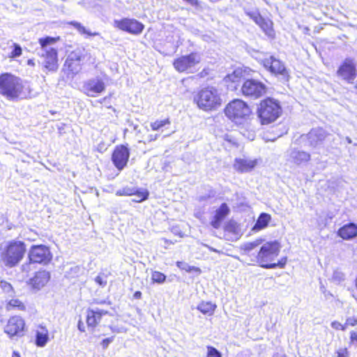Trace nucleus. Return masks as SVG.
<instances>
[{
    "label": "nucleus",
    "mask_w": 357,
    "mask_h": 357,
    "mask_svg": "<svg viewBox=\"0 0 357 357\" xmlns=\"http://www.w3.org/2000/svg\"><path fill=\"white\" fill-rule=\"evenodd\" d=\"M28 64H29V65H32V66H33V65H34V63H33L31 60H29V61H28Z\"/></svg>",
    "instance_id": "obj_59"
},
{
    "label": "nucleus",
    "mask_w": 357,
    "mask_h": 357,
    "mask_svg": "<svg viewBox=\"0 0 357 357\" xmlns=\"http://www.w3.org/2000/svg\"><path fill=\"white\" fill-rule=\"evenodd\" d=\"M314 135L317 138V141L322 142L324 140L326 135L323 133H314Z\"/></svg>",
    "instance_id": "obj_50"
},
{
    "label": "nucleus",
    "mask_w": 357,
    "mask_h": 357,
    "mask_svg": "<svg viewBox=\"0 0 357 357\" xmlns=\"http://www.w3.org/2000/svg\"><path fill=\"white\" fill-rule=\"evenodd\" d=\"M224 112L229 119L238 123L245 116V102L239 99H234L225 106Z\"/></svg>",
    "instance_id": "obj_13"
},
{
    "label": "nucleus",
    "mask_w": 357,
    "mask_h": 357,
    "mask_svg": "<svg viewBox=\"0 0 357 357\" xmlns=\"http://www.w3.org/2000/svg\"><path fill=\"white\" fill-rule=\"evenodd\" d=\"M337 236L343 240H350L357 236V225L349 222L342 226L337 230Z\"/></svg>",
    "instance_id": "obj_24"
},
{
    "label": "nucleus",
    "mask_w": 357,
    "mask_h": 357,
    "mask_svg": "<svg viewBox=\"0 0 357 357\" xmlns=\"http://www.w3.org/2000/svg\"><path fill=\"white\" fill-rule=\"evenodd\" d=\"M93 304H96V305H104V306H110L111 305V303L109 301H107L105 300H102V301H98V300H94L92 303Z\"/></svg>",
    "instance_id": "obj_47"
},
{
    "label": "nucleus",
    "mask_w": 357,
    "mask_h": 357,
    "mask_svg": "<svg viewBox=\"0 0 357 357\" xmlns=\"http://www.w3.org/2000/svg\"><path fill=\"white\" fill-rule=\"evenodd\" d=\"M242 236L240 225L234 220H229L223 226V238L226 241H235Z\"/></svg>",
    "instance_id": "obj_17"
},
{
    "label": "nucleus",
    "mask_w": 357,
    "mask_h": 357,
    "mask_svg": "<svg viewBox=\"0 0 357 357\" xmlns=\"http://www.w3.org/2000/svg\"><path fill=\"white\" fill-rule=\"evenodd\" d=\"M149 192L147 190H141L139 189H135V196H137V199H135L137 202H143L148 199Z\"/></svg>",
    "instance_id": "obj_35"
},
{
    "label": "nucleus",
    "mask_w": 357,
    "mask_h": 357,
    "mask_svg": "<svg viewBox=\"0 0 357 357\" xmlns=\"http://www.w3.org/2000/svg\"><path fill=\"white\" fill-rule=\"evenodd\" d=\"M67 24L69 26H71L76 29L77 31L82 35H85L86 36L91 37V36H96L98 35V33H93L89 30H86V29L80 23L76 21H70L68 22Z\"/></svg>",
    "instance_id": "obj_31"
},
{
    "label": "nucleus",
    "mask_w": 357,
    "mask_h": 357,
    "mask_svg": "<svg viewBox=\"0 0 357 357\" xmlns=\"http://www.w3.org/2000/svg\"><path fill=\"white\" fill-rule=\"evenodd\" d=\"M129 158L128 148L125 145L120 144L114 147L111 159L115 167L121 171L127 165Z\"/></svg>",
    "instance_id": "obj_15"
},
{
    "label": "nucleus",
    "mask_w": 357,
    "mask_h": 357,
    "mask_svg": "<svg viewBox=\"0 0 357 357\" xmlns=\"http://www.w3.org/2000/svg\"><path fill=\"white\" fill-rule=\"evenodd\" d=\"M49 341V331L47 328L39 325L36 330L35 344L37 347H43Z\"/></svg>",
    "instance_id": "obj_26"
},
{
    "label": "nucleus",
    "mask_w": 357,
    "mask_h": 357,
    "mask_svg": "<svg viewBox=\"0 0 357 357\" xmlns=\"http://www.w3.org/2000/svg\"><path fill=\"white\" fill-rule=\"evenodd\" d=\"M31 89L26 82L9 73L0 75V94L10 100H17L30 96Z\"/></svg>",
    "instance_id": "obj_2"
},
{
    "label": "nucleus",
    "mask_w": 357,
    "mask_h": 357,
    "mask_svg": "<svg viewBox=\"0 0 357 357\" xmlns=\"http://www.w3.org/2000/svg\"><path fill=\"white\" fill-rule=\"evenodd\" d=\"M26 251L22 241L12 240L0 247V262L8 268L16 266L24 258Z\"/></svg>",
    "instance_id": "obj_5"
},
{
    "label": "nucleus",
    "mask_w": 357,
    "mask_h": 357,
    "mask_svg": "<svg viewBox=\"0 0 357 357\" xmlns=\"http://www.w3.org/2000/svg\"><path fill=\"white\" fill-rule=\"evenodd\" d=\"M171 125L169 117L163 119H157L151 122L150 127L153 131H163L165 128H167Z\"/></svg>",
    "instance_id": "obj_30"
},
{
    "label": "nucleus",
    "mask_w": 357,
    "mask_h": 357,
    "mask_svg": "<svg viewBox=\"0 0 357 357\" xmlns=\"http://www.w3.org/2000/svg\"><path fill=\"white\" fill-rule=\"evenodd\" d=\"M281 243L278 240L270 241L264 243L257 254L250 259L249 264H257L264 268H284L287 263V257H283L278 261L276 258L281 250Z\"/></svg>",
    "instance_id": "obj_1"
},
{
    "label": "nucleus",
    "mask_w": 357,
    "mask_h": 357,
    "mask_svg": "<svg viewBox=\"0 0 357 357\" xmlns=\"http://www.w3.org/2000/svg\"><path fill=\"white\" fill-rule=\"evenodd\" d=\"M193 102L200 110L205 112L216 111L223 105L220 93L212 86L199 89L194 95Z\"/></svg>",
    "instance_id": "obj_4"
},
{
    "label": "nucleus",
    "mask_w": 357,
    "mask_h": 357,
    "mask_svg": "<svg viewBox=\"0 0 357 357\" xmlns=\"http://www.w3.org/2000/svg\"><path fill=\"white\" fill-rule=\"evenodd\" d=\"M176 264L181 270H184L185 266H186L183 261H176Z\"/></svg>",
    "instance_id": "obj_53"
},
{
    "label": "nucleus",
    "mask_w": 357,
    "mask_h": 357,
    "mask_svg": "<svg viewBox=\"0 0 357 357\" xmlns=\"http://www.w3.org/2000/svg\"><path fill=\"white\" fill-rule=\"evenodd\" d=\"M292 162L296 165H301L308 162L311 160V155L304 151L294 150L291 153Z\"/></svg>",
    "instance_id": "obj_28"
},
{
    "label": "nucleus",
    "mask_w": 357,
    "mask_h": 357,
    "mask_svg": "<svg viewBox=\"0 0 357 357\" xmlns=\"http://www.w3.org/2000/svg\"><path fill=\"white\" fill-rule=\"evenodd\" d=\"M184 271L187 273H195L198 275L202 273V270L200 268L194 266H185Z\"/></svg>",
    "instance_id": "obj_44"
},
{
    "label": "nucleus",
    "mask_w": 357,
    "mask_h": 357,
    "mask_svg": "<svg viewBox=\"0 0 357 357\" xmlns=\"http://www.w3.org/2000/svg\"><path fill=\"white\" fill-rule=\"evenodd\" d=\"M84 93L89 97H96L105 90V82L100 79H89L84 83Z\"/></svg>",
    "instance_id": "obj_18"
},
{
    "label": "nucleus",
    "mask_w": 357,
    "mask_h": 357,
    "mask_svg": "<svg viewBox=\"0 0 357 357\" xmlns=\"http://www.w3.org/2000/svg\"><path fill=\"white\" fill-rule=\"evenodd\" d=\"M26 323L23 317L20 315L10 316L4 327V333L10 338L14 337H21L26 331Z\"/></svg>",
    "instance_id": "obj_12"
},
{
    "label": "nucleus",
    "mask_w": 357,
    "mask_h": 357,
    "mask_svg": "<svg viewBox=\"0 0 357 357\" xmlns=\"http://www.w3.org/2000/svg\"><path fill=\"white\" fill-rule=\"evenodd\" d=\"M244 86H245V84H243V86H242V92H243V93H245V92H244V90H243V87H244Z\"/></svg>",
    "instance_id": "obj_60"
},
{
    "label": "nucleus",
    "mask_w": 357,
    "mask_h": 357,
    "mask_svg": "<svg viewBox=\"0 0 357 357\" xmlns=\"http://www.w3.org/2000/svg\"><path fill=\"white\" fill-rule=\"evenodd\" d=\"M85 54L80 50L72 51L67 56L63 68L68 75L73 77L79 73L84 65Z\"/></svg>",
    "instance_id": "obj_10"
},
{
    "label": "nucleus",
    "mask_w": 357,
    "mask_h": 357,
    "mask_svg": "<svg viewBox=\"0 0 357 357\" xmlns=\"http://www.w3.org/2000/svg\"><path fill=\"white\" fill-rule=\"evenodd\" d=\"M107 276L103 273H100L95 278V282L100 287H105L107 284Z\"/></svg>",
    "instance_id": "obj_40"
},
{
    "label": "nucleus",
    "mask_w": 357,
    "mask_h": 357,
    "mask_svg": "<svg viewBox=\"0 0 357 357\" xmlns=\"http://www.w3.org/2000/svg\"><path fill=\"white\" fill-rule=\"evenodd\" d=\"M205 73V74H207V72L206 71V70H204L202 72L200 73L199 74V76L200 77H203V73Z\"/></svg>",
    "instance_id": "obj_58"
},
{
    "label": "nucleus",
    "mask_w": 357,
    "mask_h": 357,
    "mask_svg": "<svg viewBox=\"0 0 357 357\" xmlns=\"http://www.w3.org/2000/svg\"><path fill=\"white\" fill-rule=\"evenodd\" d=\"M251 17L257 24L264 32L270 37H273L275 32L273 28V22L267 18L263 17L261 15H251Z\"/></svg>",
    "instance_id": "obj_23"
},
{
    "label": "nucleus",
    "mask_w": 357,
    "mask_h": 357,
    "mask_svg": "<svg viewBox=\"0 0 357 357\" xmlns=\"http://www.w3.org/2000/svg\"><path fill=\"white\" fill-rule=\"evenodd\" d=\"M158 137V135H151L147 138V142H151L156 140Z\"/></svg>",
    "instance_id": "obj_51"
},
{
    "label": "nucleus",
    "mask_w": 357,
    "mask_h": 357,
    "mask_svg": "<svg viewBox=\"0 0 357 357\" xmlns=\"http://www.w3.org/2000/svg\"><path fill=\"white\" fill-rule=\"evenodd\" d=\"M201 62L200 54L197 52H192L188 54L181 55L172 62L174 68L178 73H188L190 69Z\"/></svg>",
    "instance_id": "obj_9"
},
{
    "label": "nucleus",
    "mask_w": 357,
    "mask_h": 357,
    "mask_svg": "<svg viewBox=\"0 0 357 357\" xmlns=\"http://www.w3.org/2000/svg\"><path fill=\"white\" fill-rule=\"evenodd\" d=\"M77 327H78V329L80 332H85V326H84V324L83 323V321L82 320H79L78 321V324H77Z\"/></svg>",
    "instance_id": "obj_49"
},
{
    "label": "nucleus",
    "mask_w": 357,
    "mask_h": 357,
    "mask_svg": "<svg viewBox=\"0 0 357 357\" xmlns=\"http://www.w3.org/2000/svg\"><path fill=\"white\" fill-rule=\"evenodd\" d=\"M244 70L242 68L234 70L231 74L227 75L224 80L227 86L231 87L233 89H237L240 84L243 81Z\"/></svg>",
    "instance_id": "obj_22"
},
{
    "label": "nucleus",
    "mask_w": 357,
    "mask_h": 357,
    "mask_svg": "<svg viewBox=\"0 0 357 357\" xmlns=\"http://www.w3.org/2000/svg\"><path fill=\"white\" fill-rule=\"evenodd\" d=\"M114 26L119 30L133 36L140 35L144 30V24L135 18L123 17L114 21Z\"/></svg>",
    "instance_id": "obj_11"
},
{
    "label": "nucleus",
    "mask_w": 357,
    "mask_h": 357,
    "mask_svg": "<svg viewBox=\"0 0 357 357\" xmlns=\"http://www.w3.org/2000/svg\"><path fill=\"white\" fill-rule=\"evenodd\" d=\"M52 258L53 255L49 246L43 244L33 245L29 250L28 262L22 265V271L28 275L32 264L47 265L52 261Z\"/></svg>",
    "instance_id": "obj_7"
},
{
    "label": "nucleus",
    "mask_w": 357,
    "mask_h": 357,
    "mask_svg": "<svg viewBox=\"0 0 357 357\" xmlns=\"http://www.w3.org/2000/svg\"><path fill=\"white\" fill-rule=\"evenodd\" d=\"M4 307L7 312H24L26 310V303L18 298H12L6 301Z\"/></svg>",
    "instance_id": "obj_25"
},
{
    "label": "nucleus",
    "mask_w": 357,
    "mask_h": 357,
    "mask_svg": "<svg viewBox=\"0 0 357 357\" xmlns=\"http://www.w3.org/2000/svg\"><path fill=\"white\" fill-rule=\"evenodd\" d=\"M281 357H296V356L294 354H292L291 355L283 354V355H282Z\"/></svg>",
    "instance_id": "obj_57"
},
{
    "label": "nucleus",
    "mask_w": 357,
    "mask_h": 357,
    "mask_svg": "<svg viewBox=\"0 0 357 357\" xmlns=\"http://www.w3.org/2000/svg\"><path fill=\"white\" fill-rule=\"evenodd\" d=\"M13 50L9 54V58L14 59L22 55V50L20 45L17 43L13 44Z\"/></svg>",
    "instance_id": "obj_36"
},
{
    "label": "nucleus",
    "mask_w": 357,
    "mask_h": 357,
    "mask_svg": "<svg viewBox=\"0 0 357 357\" xmlns=\"http://www.w3.org/2000/svg\"><path fill=\"white\" fill-rule=\"evenodd\" d=\"M331 328L336 331H345L347 328L344 323H342L338 320H334L331 323Z\"/></svg>",
    "instance_id": "obj_37"
},
{
    "label": "nucleus",
    "mask_w": 357,
    "mask_h": 357,
    "mask_svg": "<svg viewBox=\"0 0 357 357\" xmlns=\"http://www.w3.org/2000/svg\"><path fill=\"white\" fill-rule=\"evenodd\" d=\"M349 344L357 347V331H351L349 332Z\"/></svg>",
    "instance_id": "obj_42"
},
{
    "label": "nucleus",
    "mask_w": 357,
    "mask_h": 357,
    "mask_svg": "<svg viewBox=\"0 0 357 357\" xmlns=\"http://www.w3.org/2000/svg\"><path fill=\"white\" fill-rule=\"evenodd\" d=\"M111 107H112L111 105H108L107 108H111Z\"/></svg>",
    "instance_id": "obj_61"
},
{
    "label": "nucleus",
    "mask_w": 357,
    "mask_h": 357,
    "mask_svg": "<svg viewBox=\"0 0 357 357\" xmlns=\"http://www.w3.org/2000/svg\"><path fill=\"white\" fill-rule=\"evenodd\" d=\"M256 113L261 125H268L282 115L283 109L278 99L266 97L258 103Z\"/></svg>",
    "instance_id": "obj_6"
},
{
    "label": "nucleus",
    "mask_w": 357,
    "mask_h": 357,
    "mask_svg": "<svg viewBox=\"0 0 357 357\" xmlns=\"http://www.w3.org/2000/svg\"><path fill=\"white\" fill-rule=\"evenodd\" d=\"M229 213L230 208L227 204L222 203L214 211V214L211 218L210 225L215 229H219Z\"/></svg>",
    "instance_id": "obj_20"
},
{
    "label": "nucleus",
    "mask_w": 357,
    "mask_h": 357,
    "mask_svg": "<svg viewBox=\"0 0 357 357\" xmlns=\"http://www.w3.org/2000/svg\"><path fill=\"white\" fill-rule=\"evenodd\" d=\"M256 163H257V161H252L249 163L247 162V169H252L255 167V165H256Z\"/></svg>",
    "instance_id": "obj_54"
},
{
    "label": "nucleus",
    "mask_w": 357,
    "mask_h": 357,
    "mask_svg": "<svg viewBox=\"0 0 357 357\" xmlns=\"http://www.w3.org/2000/svg\"><path fill=\"white\" fill-rule=\"evenodd\" d=\"M234 168L238 172H243L245 168V162L242 159H236Z\"/></svg>",
    "instance_id": "obj_39"
},
{
    "label": "nucleus",
    "mask_w": 357,
    "mask_h": 357,
    "mask_svg": "<svg viewBox=\"0 0 357 357\" xmlns=\"http://www.w3.org/2000/svg\"><path fill=\"white\" fill-rule=\"evenodd\" d=\"M142 294L140 291H136L133 294V298L135 299H140L142 298Z\"/></svg>",
    "instance_id": "obj_52"
},
{
    "label": "nucleus",
    "mask_w": 357,
    "mask_h": 357,
    "mask_svg": "<svg viewBox=\"0 0 357 357\" xmlns=\"http://www.w3.org/2000/svg\"><path fill=\"white\" fill-rule=\"evenodd\" d=\"M109 314V312L106 308H88L86 311V323L88 328L94 330L100 324L102 318Z\"/></svg>",
    "instance_id": "obj_16"
},
{
    "label": "nucleus",
    "mask_w": 357,
    "mask_h": 357,
    "mask_svg": "<svg viewBox=\"0 0 357 357\" xmlns=\"http://www.w3.org/2000/svg\"><path fill=\"white\" fill-rule=\"evenodd\" d=\"M266 93V86L261 82L247 79V96L258 98Z\"/></svg>",
    "instance_id": "obj_21"
},
{
    "label": "nucleus",
    "mask_w": 357,
    "mask_h": 357,
    "mask_svg": "<svg viewBox=\"0 0 357 357\" xmlns=\"http://www.w3.org/2000/svg\"><path fill=\"white\" fill-rule=\"evenodd\" d=\"M114 340V337H107V338H105V339H103L101 342V345L103 349H106L108 345Z\"/></svg>",
    "instance_id": "obj_46"
},
{
    "label": "nucleus",
    "mask_w": 357,
    "mask_h": 357,
    "mask_svg": "<svg viewBox=\"0 0 357 357\" xmlns=\"http://www.w3.org/2000/svg\"><path fill=\"white\" fill-rule=\"evenodd\" d=\"M264 67L273 75L280 78L284 82H288L290 79L289 70L281 60L271 56L263 61Z\"/></svg>",
    "instance_id": "obj_8"
},
{
    "label": "nucleus",
    "mask_w": 357,
    "mask_h": 357,
    "mask_svg": "<svg viewBox=\"0 0 357 357\" xmlns=\"http://www.w3.org/2000/svg\"><path fill=\"white\" fill-rule=\"evenodd\" d=\"M336 75L347 83H353L357 77L356 65L351 58H346L338 66Z\"/></svg>",
    "instance_id": "obj_14"
},
{
    "label": "nucleus",
    "mask_w": 357,
    "mask_h": 357,
    "mask_svg": "<svg viewBox=\"0 0 357 357\" xmlns=\"http://www.w3.org/2000/svg\"><path fill=\"white\" fill-rule=\"evenodd\" d=\"M163 241H164V243L166 245H171V244H174V241H172L171 240H169V239L163 238Z\"/></svg>",
    "instance_id": "obj_55"
},
{
    "label": "nucleus",
    "mask_w": 357,
    "mask_h": 357,
    "mask_svg": "<svg viewBox=\"0 0 357 357\" xmlns=\"http://www.w3.org/2000/svg\"><path fill=\"white\" fill-rule=\"evenodd\" d=\"M135 193V188H123L121 192H119L120 195L123 196H133Z\"/></svg>",
    "instance_id": "obj_43"
},
{
    "label": "nucleus",
    "mask_w": 357,
    "mask_h": 357,
    "mask_svg": "<svg viewBox=\"0 0 357 357\" xmlns=\"http://www.w3.org/2000/svg\"><path fill=\"white\" fill-rule=\"evenodd\" d=\"M59 40V36H45L38 39V43L43 50V52L40 55L41 61L39 63L42 70L46 73H54L59 69V51L54 47L47 48V46L55 44Z\"/></svg>",
    "instance_id": "obj_3"
},
{
    "label": "nucleus",
    "mask_w": 357,
    "mask_h": 357,
    "mask_svg": "<svg viewBox=\"0 0 357 357\" xmlns=\"http://www.w3.org/2000/svg\"><path fill=\"white\" fill-rule=\"evenodd\" d=\"M167 276L158 271H154L151 273L152 283L162 284L166 281Z\"/></svg>",
    "instance_id": "obj_32"
},
{
    "label": "nucleus",
    "mask_w": 357,
    "mask_h": 357,
    "mask_svg": "<svg viewBox=\"0 0 357 357\" xmlns=\"http://www.w3.org/2000/svg\"><path fill=\"white\" fill-rule=\"evenodd\" d=\"M12 357H21L19 352L15 351L12 354Z\"/></svg>",
    "instance_id": "obj_56"
},
{
    "label": "nucleus",
    "mask_w": 357,
    "mask_h": 357,
    "mask_svg": "<svg viewBox=\"0 0 357 357\" xmlns=\"http://www.w3.org/2000/svg\"><path fill=\"white\" fill-rule=\"evenodd\" d=\"M337 357H349V351L347 348H342L340 349H338L336 351Z\"/></svg>",
    "instance_id": "obj_45"
},
{
    "label": "nucleus",
    "mask_w": 357,
    "mask_h": 357,
    "mask_svg": "<svg viewBox=\"0 0 357 357\" xmlns=\"http://www.w3.org/2000/svg\"><path fill=\"white\" fill-rule=\"evenodd\" d=\"M345 325L347 328L350 327L357 326V317H347L345 320Z\"/></svg>",
    "instance_id": "obj_41"
},
{
    "label": "nucleus",
    "mask_w": 357,
    "mask_h": 357,
    "mask_svg": "<svg viewBox=\"0 0 357 357\" xmlns=\"http://www.w3.org/2000/svg\"><path fill=\"white\" fill-rule=\"evenodd\" d=\"M217 309V305L211 301H202L197 306V310L206 317H211Z\"/></svg>",
    "instance_id": "obj_27"
},
{
    "label": "nucleus",
    "mask_w": 357,
    "mask_h": 357,
    "mask_svg": "<svg viewBox=\"0 0 357 357\" xmlns=\"http://www.w3.org/2000/svg\"><path fill=\"white\" fill-rule=\"evenodd\" d=\"M264 241V239L259 238L256 239L255 241L247 243V257H250V259L251 258H253V256H255L254 253L252 252V250L261 244Z\"/></svg>",
    "instance_id": "obj_33"
},
{
    "label": "nucleus",
    "mask_w": 357,
    "mask_h": 357,
    "mask_svg": "<svg viewBox=\"0 0 357 357\" xmlns=\"http://www.w3.org/2000/svg\"><path fill=\"white\" fill-rule=\"evenodd\" d=\"M50 280V272L44 269H40L36 272L34 275L28 280L27 284L33 289H40L44 287Z\"/></svg>",
    "instance_id": "obj_19"
},
{
    "label": "nucleus",
    "mask_w": 357,
    "mask_h": 357,
    "mask_svg": "<svg viewBox=\"0 0 357 357\" xmlns=\"http://www.w3.org/2000/svg\"><path fill=\"white\" fill-rule=\"evenodd\" d=\"M0 288L3 293L8 294L15 293V289L11 284L4 280L0 281Z\"/></svg>",
    "instance_id": "obj_34"
},
{
    "label": "nucleus",
    "mask_w": 357,
    "mask_h": 357,
    "mask_svg": "<svg viewBox=\"0 0 357 357\" xmlns=\"http://www.w3.org/2000/svg\"><path fill=\"white\" fill-rule=\"evenodd\" d=\"M112 97V94L109 93V95L103 97L102 98L98 100V102L100 103V104H103V103H107L109 100V99L111 98Z\"/></svg>",
    "instance_id": "obj_48"
},
{
    "label": "nucleus",
    "mask_w": 357,
    "mask_h": 357,
    "mask_svg": "<svg viewBox=\"0 0 357 357\" xmlns=\"http://www.w3.org/2000/svg\"><path fill=\"white\" fill-rule=\"evenodd\" d=\"M206 357H222V354L215 347L212 346H208Z\"/></svg>",
    "instance_id": "obj_38"
},
{
    "label": "nucleus",
    "mask_w": 357,
    "mask_h": 357,
    "mask_svg": "<svg viewBox=\"0 0 357 357\" xmlns=\"http://www.w3.org/2000/svg\"><path fill=\"white\" fill-rule=\"evenodd\" d=\"M271 220V216L270 214L266 213H261L252 227V230L255 231H259L268 227L269 222Z\"/></svg>",
    "instance_id": "obj_29"
}]
</instances>
